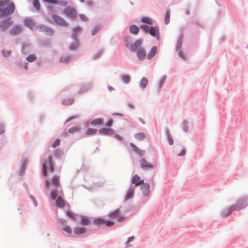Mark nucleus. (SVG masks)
I'll use <instances>...</instances> for the list:
<instances>
[{
  "label": "nucleus",
  "instance_id": "43",
  "mask_svg": "<svg viewBox=\"0 0 248 248\" xmlns=\"http://www.w3.org/2000/svg\"><path fill=\"white\" fill-rule=\"evenodd\" d=\"M47 27L46 26L40 25L37 26V29L39 30V31L45 32L46 30Z\"/></svg>",
  "mask_w": 248,
  "mask_h": 248
},
{
  "label": "nucleus",
  "instance_id": "32",
  "mask_svg": "<svg viewBox=\"0 0 248 248\" xmlns=\"http://www.w3.org/2000/svg\"><path fill=\"white\" fill-rule=\"evenodd\" d=\"M79 46V42L78 40H76L74 43L71 44L69 48L71 50L76 49Z\"/></svg>",
  "mask_w": 248,
  "mask_h": 248
},
{
  "label": "nucleus",
  "instance_id": "24",
  "mask_svg": "<svg viewBox=\"0 0 248 248\" xmlns=\"http://www.w3.org/2000/svg\"><path fill=\"white\" fill-rule=\"evenodd\" d=\"M130 32L132 34H137L139 31V28L135 25L130 26L129 28Z\"/></svg>",
  "mask_w": 248,
  "mask_h": 248
},
{
  "label": "nucleus",
  "instance_id": "8",
  "mask_svg": "<svg viewBox=\"0 0 248 248\" xmlns=\"http://www.w3.org/2000/svg\"><path fill=\"white\" fill-rule=\"evenodd\" d=\"M52 17L56 24L63 27L68 26V24L62 17L56 15H53Z\"/></svg>",
  "mask_w": 248,
  "mask_h": 248
},
{
  "label": "nucleus",
  "instance_id": "4",
  "mask_svg": "<svg viewBox=\"0 0 248 248\" xmlns=\"http://www.w3.org/2000/svg\"><path fill=\"white\" fill-rule=\"evenodd\" d=\"M248 203V199L246 198H242L238 199L235 204L232 205L235 211H239L245 208Z\"/></svg>",
  "mask_w": 248,
  "mask_h": 248
},
{
  "label": "nucleus",
  "instance_id": "13",
  "mask_svg": "<svg viewBox=\"0 0 248 248\" xmlns=\"http://www.w3.org/2000/svg\"><path fill=\"white\" fill-rule=\"evenodd\" d=\"M140 167L142 169H152L153 168V165L147 162L144 158H142L140 161Z\"/></svg>",
  "mask_w": 248,
  "mask_h": 248
},
{
  "label": "nucleus",
  "instance_id": "34",
  "mask_svg": "<svg viewBox=\"0 0 248 248\" xmlns=\"http://www.w3.org/2000/svg\"><path fill=\"white\" fill-rule=\"evenodd\" d=\"M81 223L84 225H88L90 223V220L87 217H83L81 219Z\"/></svg>",
  "mask_w": 248,
  "mask_h": 248
},
{
  "label": "nucleus",
  "instance_id": "52",
  "mask_svg": "<svg viewBox=\"0 0 248 248\" xmlns=\"http://www.w3.org/2000/svg\"><path fill=\"white\" fill-rule=\"evenodd\" d=\"M113 121L112 119H109L107 123V126H110L112 125V124H113Z\"/></svg>",
  "mask_w": 248,
  "mask_h": 248
},
{
  "label": "nucleus",
  "instance_id": "15",
  "mask_svg": "<svg viewBox=\"0 0 248 248\" xmlns=\"http://www.w3.org/2000/svg\"><path fill=\"white\" fill-rule=\"evenodd\" d=\"M99 133L101 134L111 135L114 134V131L110 128L103 127L99 130Z\"/></svg>",
  "mask_w": 248,
  "mask_h": 248
},
{
  "label": "nucleus",
  "instance_id": "9",
  "mask_svg": "<svg viewBox=\"0 0 248 248\" xmlns=\"http://www.w3.org/2000/svg\"><path fill=\"white\" fill-rule=\"evenodd\" d=\"M108 217L111 218H116L119 221L121 222L123 221L124 220V217L120 213L119 210L118 209L116 210L115 212L110 214L108 215Z\"/></svg>",
  "mask_w": 248,
  "mask_h": 248
},
{
  "label": "nucleus",
  "instance_id": "41",
  "mask_svg": "<svg viewBox=\"0 0 248 248\" xmlns=\"http://www.w3.org/2000/svg\"><path fill=\"white\" fill-rule=\"evenodd\" d=\"M33 4L37 10H39L40 9V5L38 0H34Z\"/></svg>",
  "mask_w": 248,
  "mask_h": 248
},
{
  "label": "nucleus",
  "instance_id": "56",
  "mask_svg": "<svg viewBox=\"0 0 248 248\" xmlns=\"http://www.w3.org/2000/svg\"><path fill=\"white\" fill-rule=\"evenodd\" d=\"M186 154V151L185 149H183L182 152L178 154V156H184Z\"/></svg>",
  "mask_w": 248,
  "mask_h": 248
},
{
  "label": "nucleus",
  "instance_id": "44",
  "mask_svg": "<svg viewBox=\"0 0 248 248\" xmlns=\"http://www.w3.org/2000/svg\"><path fill=\"white\" fill-rule=\"evenodd\" d=\"M140 28L142 29L146 32H149L150 27L146 25H142L140 26Z\"/></svg>",
  "mask_w": 248,
  "mask_h": 248
},
{
  "label": "nucleus",
  "instance_id": "16",
  "mask_svg": "<svg viewBox=\"0 0 248 248\" xmlns=\"http://www.w3.org/2000/svg\"><path fill=\"white\" fill-rule=\"evenodd\" d=\"M143 180H141L137 174L134 175L132 179V183L135 185V186L141 185L143 183Z\"/></svg>",
  "mask_w": 248,
  "mask_h": 248
},
{
  "label": "nucleus",
  "instance_id": "61",
  "mask_svg": "<svg viewBox=\"0 0 248 248\" xmlns=\"http://www.w3.org/2000/svg\"><path fill=\"white\" fill-rule=\"evenodd\" d=\"M78 118V116H74L73 117H71V118H69L67 119V120L66 121L67 122H69L70 121H71L72 120L74 119H77Z\"/></svg>",
  "mask_w": 248,
  "mask_h": 248
},
{
  "label": "nucleus",
  "instance_id": "33",
  "mask_svg": "<svg viewBox=\"0 0 248 248\" xmlns=\"http://www.w3.org/2000/svg\"><path fill=\"white\" fill-rule=\"evenodd\" d=\"M123 81L125 83H128L130 80V76L128 75H123L121 77Z\"/></svg>",
  "mask_w": 248,
  "mask_h": 248
},
{
  "label": "nucleus",
  "instance_id": "28",
  "mask_svg": "<svg viewBox=\"0 0 248 248\" xmlns=\"http://www.w3.org/2000/svg\"><path fill=\"white\" fill-rule=\"evenodd\" d=\"M170 11L169 10H166L165 14V23L166 24H168L170 22Z\"/></svg>",
  "mask_w": 248,
  "mask_h": 248
},
{
  "label": "nucleus",
  "instance_id": "10",
  "mask_svg": "<svg viewBox=\"0 0 248 248\" xmlns=\"http://www.w3.org/2000/svg\"><path fill=\"white\" fill-rule=\"evenodd\" d=\"M11 25V22L9 20H3L0 21V29L4 31L8 29Z\"/></svg>",
  "mask_w": 248,
  "mask_h": 248
},
{
  "label": "nucleus",
  "instance_id": "1",
  "mask_svg": "<svg viewBox=\"0 0 248 248\" xmlns=\"http://www.w3.org/2000/svg\"><path fill=\"white\" fill-rule=\"evenodd\" d=\"M15 9L14 3L10 0L0 1V18L12 15Z\"/></svg>",
  "mask_w": 248,
  "mask_h": 248
},
{
  "label": "nucleus",
  "instance_id": "57",
  "mask_svg": "<svg viewBox=\"0 0 248 248\" xmlns=\"http://www.w3.org/2000/svg\"><path fill=\"white\" fill-rule=\"evenodd\" d=\"M134 236L129 237L128 238V240H127V242H126V244H128V243H129L131 241H132L134 239Z\"/></svg>",
  "mask_w": 248,
  "mask_h": 248
},
{
  "label": "nucleus",
  "instance_id": "18",
  "mask_svg": "<svg viewBox=\"0 0 248 248\" xmlns=\"http://www.w3.org/2000/svg\"><path fill=\"white\" fill-rule=\"evenodd\" d=\"M130 145L133 148V150L135 153L139 155L140 156H143L145 154V151L139 149L138 147H137L135 144L133 143H130Z\"/></svg>",
  "mask_w": 248,
  "mask_h": 248
},
{
  "label": "nucleus",
  "instance_id": "36",
  "mask_svg": "<svg viewBox=\"0 0 248 248\" xmlns=\"http://www.w3.org/2000/svg\"><path fill=\"white\" fill-rule=\"evenodd\" d=\"M97 129L94 128H88L87 130L86 134L91 135L96 133Z\"/></svg>",
  "mask_w": 248,
  "mask_h": 248
},
{
  "label": "nucleus",
  "instance_id": "22",
  "mask_svg": "<svg viewBox=\"0 0 248 248\" xmlns=\"http://www.w3.org/2000/svg\"><path fill=\"white\" fill-rule=\"evenodd\" d=\"M148 83V81L147 78L144 77L142 78L140 82V88L142 90L146 88Z\"/></svg>",
  "mask_w": 248,
  "mask_h": 248
},
{
  "label": "nucleus",
  "instance_id": "35",
  "mask_svg": "<svg viewBox=\"0 0 248 248\" xmlns=\"http://www.w3.org/2000/svg\"><path fill=\"white\" fill-rule=\"evenodd\" d=\"M79 128L78 126H73V127L70 128L68 130V132L71 134H73V133L78 131L79 130Z\"/></svg>",
  "mask_w": 248,
  "mask_h": 248
},
{
  "label": "nucleus",
  "instance_id": "26",
  "mask_svg": "<svg viewBox=\"0 0 248 248\" xmlns=\"http://www.w3.org/2000/svg\"><path fill=\"white\" fill-rule=\"evenodd\" d=\"M103 119L97 118L91 122V124L93 125H101L103 124Z\"/></svg>",
  "mask_w": 248,
  "mask_h": 248
},
{
  "label": "nucleus",
  "instance_id": "20",
  "mask_svg": "<svg viewBox=\"0 0 248 248\" xmlns=\"http://www.w3.org/2000/svg\"><path fill=\"white\" fill-rule=\"evenodd\" d=\"M135 191V186H131L128 189L125 196V199L128 200L130 199L133 195Z\"/></svg>",
  "mask_w": 248,
  "mask_h": 248
},
{
  "label": "nucleus",
  "instance_id": "58",
  "mask_svg": "<svg viewBox=\"0 0 248 248\" xmlns=\"http://www.w3.org/2000/svg\"><path fill=\"white\" fill-rule=\"evenodd\" d=\"M115 137L120 140H123V138L118 134H115Z\"/></svg>",
  "mask_w": 248,
  "mask_h": 248
},
{
  "label": "nucleus",
  "instance_id": "2",
  "mask_svg": "<svg viewBox=\"0 0 248 248\" xmlns=\"http://www.w3.org/2000/svg\"><path fill=\"white\" fill-rule=\"evenodd\" d=\"M54 167L52 163V158L49 156L47 160H44L43 164V175L46 176L48 173H52Z\"/></svg>",
  "mask_w": 248,
  "mask_h": 248
},
{
  "label": "nucleus",
  "instance_id": "64",
  "mask_svg": "<svg viewBox=\"0 0 248 248\" xmlns=\"http://www.w3.org/2000/svg\"><path fill=\"white\" fill-rule=\"evenodd\" d=\"M139 120L140 121V122L142 124H145V122L143 120V119L141 118H139Z\"/></svg>",
  "mask_w": 248,
  "mask_h": 248
},
{
  "label": "nucleus",
  "instance_id": "46",
  "mask_svg": "<svg viewBox=\"0 0 248 248\" xmlns=\"http://www.w3.org/2000/svg\"><path fill=\"white\" fill-rule=\"evenodd\" d=\"M44 1L52 4L59 3V0H44Z\"/></svg>",
  "mask_w": 248,
  "mask_h": 248
},
{
  "label": "nucleus",
  "instance_id": "49",
  "mask_svg": "<svg viewBox=\"0 0 248 248\" xmlns=\"http://www.w3.org/2000/svg\"><path fill=\"white\" fill-rule=\"evenodd\" d=\"M67 215L72 219H75V214L72 213L71 211H67L66 212Z\"/></svg>",
  "mask_w": 248,
  "mask_h": 248
},
{
  "label": "nucleus",
  "instance_id": "38",
  "mask_svg": "<svg viewBox=\"0 0 248 248\" xmlns=\"http://www.w3.org/2000/svg\"><path fill=\"white\" fill-rule=\"evenodd\" d=\"M45 33L47 35L52 36L54 34V31L51 29L47 27Z\"/></svg>",
  "mask_w": 248,
  "mask_h": 248
},
{
  "label": "nucleus",
  "instance_id": "53",
  "mask_svg": "<svg viewBox=\"0 0 248 248\" xmlns=\"http://www.w3.org/2000/svg\"><path fill=\"white\" fill-rule=\"evenodd\" d=\"M99 30L98 28H95L92 31V35H94Z\"/></svg>",
  "mask_w": 248,
  "mask_h": 248
},
{
  "label": "nucleus",
  "instance_id": "48",
  "mask_svg": "<svg viewBox=\"0 0 248 248\" xmlns=\"http://www.w3.org/2000/svg\"><path fill=\"white\" fill-rule=\"evenodd\" d=\"M165 80H166V77H162L161 78V79H160V80L159 81V85H158V88H161L162 86L164 83Z\"/></svg>",
  "mask_w": 248,
  "mask_h": 248
},
{
  "label": "nucleus",
  "instance_id": "63",
  "mask_svg": "<svg viewBox=\"0 0 248 248\" xmlns=\"http://www.w3.org/2000/svg\"><path fill=\"white\" fill-rule=\"evenodd\" d=\"M190 11L189 9H186L185 11V13L186 15H188L190 14Z\"/></svg>",
  "mask_w": 248,
  "mask_h": 248
},
{
  "label": "nucleus",
  "instance_id": "51",
  "mask_svg": "<svg viewBox=\"0 0 248 248\" xmlns=\"http://www.w3.org/2000/svg\"><path fill=\"white\" fill-rule=\"evenodd\" d=\"M168 140L169 143L170 145H172L173 143V140L172 137L170 136V133H168Z\"/></svg>",
  "mask_w": 248,
  "mask_h": 248
},
{
  "label": "nucleus",
  "instance_id": "6",
  "mask_svg": "<svg viewBox=\"0 0 248 248\" xmlns=\"http://www.w3.org/2000/svg\"><path fill=\"white\" fill-rule=\"evenodd\" d=\"M62 13L72 19H75L78 16L77 10L70 6L66 7Z\"/></svg>",
  "mask_w": 248,
  "mask_h": 248
},
{
  "label": "nucleus",
  "instance_id": "54",
  "mask_svg": "<svg viewBox=\"0 0 248 248\" xmlns=\"http://www.w3.org/2000/svg\"><path fill=\"white\" fill-rule=\"evenodd\" d=\"M58 4L62 6H66L67 3L65 1H59V3Z\"/></svg>",
  "mask_w": 248,
  "mask_h": 248
},
{
  "label": "nucleus",
  "instance_id": "60",
  "mask_svg": "<svg viewBox=\"0 0 248 248\" xmlns=\"http://www.w3.org/2000/svg\"><path fill=\"white\" fill-rule=\"evenodd\" d=\"M31 198L32 199L33 201V203H34V204L35 206H36L37 205V201L35 200L34 198L32 196H31Z\"/></svg>",
  "mask_w": 248,
  "mask_h": 248
},
{
  "label": "nucleus",
  "instance_id": "40",
  "mask_svg": "<svg viewBox=\"0 0 248 248\" xmlns=\"http://www.w3.org/2000/svg\"><path fill=\"white\" fill-rule=\"evenodd\" d=\"M51 197L52 200H55L57 197V189H55L53 190H51Z\"/></svg>",
  "mask_w": 248,
  "mask_h": 248
},
{
  "label": "nucleus",
  "instance_id": "11",
  "mask_svg": "<svg viewBox=\"0 0 248 248\" xmlns=\"http://www.w3.org/2000/svg\"><path fill=\"white\" fill-rule=\"evenodd\" d=\"M137 55L139 60L143 61L146 56L145 50L142 47L139 48L137 51Z\"/></svg>",
  "mask_w": 248,
  "mask_h": 248
},
{
  "label": "nucleus",
  "instance_id": "27",
  "mask_svg": "<svg viewBox=\"0 0 248 248\" xmlns=\"http://www.w3.org/2000/svg\"><path fill=\"white\" fill-rule=\"evenodd\" d=\"M74 103V99L73 98H68L64 99L62 101V104L65 106H68L72 105Z\"/></svg>",
  "mask_w": 248,
  "mask_h": 248
},
{
  "label": "nucleus",
  "instance_id": "23",
  "mask_svg": "<svg viewBox=\"0 0 248 248\" xmlns=\"http://www.w3.org/2000/svg\"><path fill=\"white\" fill-rule=\"evenodd\" d=\"M86 230L82 227H78L75 228L74 232L76 234H81L85 233Z\"/></svg>",
  "mask_w": 248,
  "mask_h": 248
},
{
  "label": "nucleus",
  "instance_id": "7",
  "mask_svg": "<svg viewBox=\"0 0 248 248\" xmlns=\"http://www.w3.org/2000/svg\"><path fill=\"white\" fill-rule=\"evenodd\" d=\"M93 223L98 226L102 225L106 223V226L108 227H110L114 224V222L112 220H109L106 221L104 219L102 218H98L94 219Z\"/></svg>",
  "mask_w": 248,
  "mask_h": 248
},
{
  "label": "nucleus",
  "instance_id": "25",
  "mask_svg": "<svg viewBox=\"0 0 248 248\" xmlns=\"http://www.w3.org/2000/svg\"><path fill=\"white\" fill-rule=\"evenodd\" d=\"M56 205L59 207H63L64 206L65 202L64 200L62 199L61 197H59L56 201Z\"/></svg>",
  "mask_w": 248,
  "mask_h": 248
},
{
  "label": "nucleus",
  "instance_id": "17",
  "mask_svg": "<svg viewBox=\"0 0 248 248\" xmlns=\"http://www.w3.org/2000/svg\"><path fill=\"white\" fill-rule=\"evenodd\" d=\"M234 211H235V210L232 205L230 207L226 208L224 210H223L221 213V215L223 217H226L232 214V213Z\"/></svg>",
  "mask_w": 248,
  "mask_h": 248
},
{
  "label": "nucleus",
  "instance_id": "47",
  "mask_svg": "<svg viewBox=\"0 0 248 248\" xmlns=\"http://www.w3.org/2000/svg\"><path fill=\"white\" fill-rule=\"evenodd\" d=\"M79 16L80 19L83 21H88V18L86 16V15L84 14H80Z\"/></svg>",
  "mask_w": 248,
  "mask_h": 248
},
{
  "label": "nucleus",
  "instance_id": "59",
  "mask_svg": "<svg viewBox=\"0 0 248 248\" xmlns=\"http://www.w3.org/2000/svg\"><path fill=\"white\" fill-rule=\"evenodd\" d=\"M4 131V128L2 125L0 124V134H2Z\"/></svg>",
  "mask_w": 248,
  "mask_h": 248
},
{
  "label": "nucleus",
  "instance_id": "39",
  "mask_svg": "<svg viewBox=\"0 0 248 248\" xmlns=\"http://www.w3.org/2000/svg\"><path fill=\"white\" fill-rule=\"evenodd\" d=\"M11 53H12L11 50H7L5 49H3L2 50V54L3 56L5 57L10 56L11 54Z\"/></svg>",
  "mask_w": 248,
  "mask_h": 248
},
{
  "label": "nucleus",
  "instance_id": "55",
  "mask_svg": "<svg viewBox=\"0 0 248 248\" xmlns=\"http://www.w3.org/2000/svg\"><path fill=\"white\" fill-rule=\"evenodd\" d=\"M74 31H75L78 32V31H81V29L80 27L78 26L74 28Z\"/></svg>",
  "mask_w": 248,
  "mask_h": 248
},
{
  "label": "nucleus",
  "instance_id": "30",
  "mask_svg": "<svg viewBox=\"0 0 248 248\" xmlns=\"http://www.w3.org/2000/svg\"><path fill=\"white\" fill-rule=\"evenodd\" d=\"M145 137V135L144 133H139L135 135V138L139 140H142Z\"/></svg>",
  "mask_w": 248,
  "mask_h": 248
},
{
  "label": "nucleus",
  "instance_id": "21",
  "mask_svg": "<svg viewBox=\"0 0 248 248\" xmlns=\"http://www.w3.org/2000/svg\"><path fill=\"white\" fill-rule=\"evenodd\" d=\"M157 48L155 46H153L147 55V59H151L156 53Z\"/></svg>",
  "mask_w": 248,
  "mask_h": 248
},
{
  "label": "nucleus",
  "instance_id": "14",
  "mask_svg": "<svg viewBox=\"0 0 248 248\" xmlns=\"http://www.w3.org/2000/svg\"><path fill=\"white\" fill-rule=\"evenodd\" d=\"M22 31V29L21 26L16 25L13 27L10 31V34L12 35H16L19 34Z\"/></svg>",
  "mask_w": 248,
  "mask_h": 248
},
{
  "label": "nucleus",
  "instance_id": "42",
  "mask_svg": "<svg viewBox=\"0 0 248 248\" xmlns=\"http://www.w3.org/2000/svg\"><path fill=\"white\" fill-rule=\"evenodd\" d=\"M62 229L64 231L67 232L68 233H71L72 232L71 228L69 226L65 225L62 227Z\"/></svg>",
  "mask_w": 248,
  "mask_h": 248
},
{
  "label": "nucleus",
  "instance_id": "62",
  "mask_svg": "<svg viewBox=\"0 0 248 248\" xmlns=\"http://www.w3.org/2000/svg\"><path fill=\"white\" fill-rule=\"evenodd\" d=\"M179 56H180L181 58H182V59H184V55L183 54L182 52H181V51H179Z\"/></svg>",
  "mask_w": 248,
  "mask_h": 248
},
{
  "label": "nucleus",
  "instance_id": "29",
  "mask_svg": "<svg viewBox=\"0 0 248 248\" xmlns=\"http://www.w3.org/2000/svg\"><path fill=\"white\" fill-rule=\"evenodd\" d=\"M141 21L143 23L148 24L149 25L153 24L152 19L148 17H143L141 18Z\"/></svg>",
  "mask_w": 248,
  "mask_h": 248
},
{
  "label": "nucleus",
  "instance_id": "12",
  "mask_svg": "<svg viewBox=\"0 0 248 248\" xmlns=\"http://www.w3.org/2000/svg\"><path fill=\"white\" fill-rule=\"evenodd\" d=\"M149 33L153 37L159 39V33L158 27L156 26H151L150 27Z\"/></svg>",
  "mask_w": 248,
  "mask_h": 248
},
{
  "label": "nucleus",
  "instance_id": "19",
  "mask_svg": "<svg viewBox=\"0 0 248 248\" xmlns=\"http://www.w3.org/2000/svg\"><path fill=\"white\" fill-rule=\"evenodd\" d=\"M141 189L143 190V194L146 196H148L149 193V188L150 187L149 185L147 183L141 184Z\"/></svg>",
  "mask_w": 248,
  "mask_h": 248
},
{
  "label": "nucleus",
  "instance_id": "37",
  "mask_svg": "<svg viewBox=\"0 0 248 248\" xmlns=\"http://www.w3.org/2000/svg\"><path fill=\"white\" fill-rule=\"evenodd\" d=\"M25 22L26 26L30 27V28H32V27L34 26L33 22L31 20H26Z\"/></svg>",
  "mask_w": 248,
  "mask_h": 248
},
{
  "label": "nucleus",
  "instance_id": "45",
  "mask_svg": "<svg viewBox=\"0 0 248 248\" xmlns=\"http://www.w3.org/2000/svg\"><path fill=\"white\" fill-rule=\"evenodd\" d=\"M60 142L61 140L59 139H56L54 142L53 143L52 146L53 148L56 147L57 146H59L60 144Z\"/></svg>",
  "mask_w": 248,
  "mask_h": 248
},
{
  "label": "nucleus",
  "instance_id": "50",
  "mask_svg": "<svg viewBox=\"0 0 248 248\" xmlns=\"http://www.w3.org/2000/svg\"><path fill=\"white\" fill-rule=\"evenodd\" d=\"M188 122H184L183 123V129L185 131L187 132L188 129Z\"/></svg>",
  "mask_w": 248,
  "mask_h": 248
},
{
  "label": "nucleus",
  "instance_id": "3",
  "mask_svg": "<svg viewBox=\"0 0 248 248\" xmlns=\"http://www.w3.org/2000/svg\"><path fill=\"white\" fill-rule=\"evenodd\" d=\"M131 40L132 39L130 37H126L125 38L126 46L129 47L131 51H136L142 44L143 40L139 39L137 40L134 44L130 45Z\"/></svg>",
  "mask_w": 248,
  "mask_h": 248
},
{
  "label": "nucleus",
  "instance_id": "5",
  "mask_svg": "<svg viewBox=\"0 0 248 248\" xmlns=\"http://www.w3.org/2000/svg\"><path fill=\"white\" fill-rule=\"evenodd\" d=\"M53 186L55 189H57L60 186V177L57 175H54L52 178L49 180H46L45 186L48 189L49 186Z\"/></svg>",
  "mask_w": 248,
  "mask_h": 248
},
{
  "label": "nucleus",
  "instance_id": "31",
  "mask_svg": "<svg viewBox=\"0 0 248 248\" xmlns=\"http://www.w3.org/2000/svg\"><path fill=\"white\" fill-rule=\"evenodd\" d=\"M37 59V57L36 55L35 54H31L27 58V61H28L29 62H31L34 61H35Z\"/></svg>",
  "mask_w": 248,
  "mask_h": 248
}]
</instances>
